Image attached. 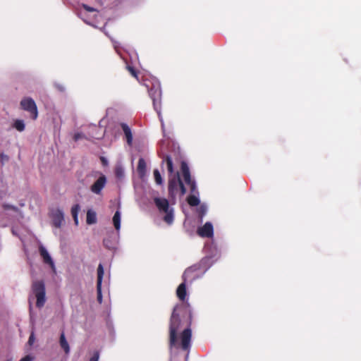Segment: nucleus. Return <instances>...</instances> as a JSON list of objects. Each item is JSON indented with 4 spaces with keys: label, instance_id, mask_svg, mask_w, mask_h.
Returning a JSON list of instances; mask_svg holds the SVG:
<instances>
[{
    "label": "nucleus",
    "instance_id": "nucleus-11",
    "mask_svg": "<svg viewBox=\"0 0 361 361\" xmlns=\"http://www.w3.org/2000/svg\"><path fill=\"white\" fill-rule=\"evenodd\" d=\"M148 92L152 100H158L161 97V88L159 84L153 85L148 89Z\"/></svg>",
    "mask_w": 361,
    "mask_h": 361
},
{
    "label": "nucleus",
    "instance_id": "nucleus-35",
    "mask_svg": "<svg viewBox=\"0 0 361 361\" xmlns=\"http://www.w3.org/2000/svg\"><path fill=\"white\" fill-rule=\"evenodd\" d=\"M32 358L29 355H26L25 357L20 359L19 361H31Z\"/></svg>",
    "mask_w": 361,
    "mask_h": 361
},
{
    "label": "nucleus",
    "instance_id": "nucleus-4",
    "mask_svg": "<svg viewBox=\"0 0 361 361\" xmlns=\"http://www.w3.org/2000/svg\"><path fill=\"white\" fill-rule=\"evenodd\" d=\"M154 202L159 212L166 214L163 219L164 221L171 225L173 221V209L169 207V201L166 198L155 197Z\"/></svg>",
    "mask_w": 361,
    "mask_h": 361
},
{
    "label": "nucleus",
    "instance_id": "nucleus-8",
    "mask_svg": "<svg viewBox=\"0 0 361 361\" xmlns=\"http://www.w3.org/2000/svg\"><path fill=\"white\" fill-rule=\"evenodd\" d=\"M106 183V178L104 175L102 174L99 178L91 186V191L97 195L101 193L102 189L105 187Z\"/></svg>",
    "mask_w": 361,
    "mask_h": 361
},
{
    "label": "nucleus",
    "instance_id": "nucleus-34",
    "mask_svg": "<svg viewBox=\"0 0 361 361\" xmlns=\"http://www.w3.org/2000/svg\"><path fill=\"white\" fill-rule=\"evenodd\" d=\"M81 137H82V135L80 133H76L74 135V137H73L75 141L78 140Z\"/></svg>",
    "mask_w": 361,
    "mask_h": 361
},
{
    "label": "nucleus",
    "instance_id": "nucleus-29",
    "mask_svg": "<svg viewBox=\"0 0 361 361\" xmlns=\"http://www.w3.org/2000/svg\"><path fill=\"white\" fill-rule=\"evenodd\" d=\"M186 184L190 187L191 192H195L196 191V184L195 180H191L190 182L186 183Z\"/></svg>",
    "mask_w": 361,
    "mask_h": 361
},
{
    "label": "nucleus",
    "instance_id": "nucleus-5",
    "mask_svg": "<svg viewBox=\"0 0 361 361\" xmlns=\"http://www.w3.org/2000/svg\"><path fill=\"white\" fill-rule=\"evenodd\" d=\"M32 288L37 298L36 306L41 308L46 302L44 283L43 281H35L33 282Z\"/></svg>",
    "mask_w": 361,
    "mask_h": 361
},
{
    "label": "nucleus",
    "instance_id": "nucleus-37",
    "mask_svg": "<svg viewBox=\"0 0 361 361\" xmlns=\"http://www.w3.org/2000/svg\"><path fill=\"white\" fill-rule=\"evenodd\" d=\"M101 161L104 165L107 164V161L106 160V159L104 157H101Z\"/></svg>",
    "mask_w": 361,
    "mask_h": 361
},
{
    "label": "nucleus",
    "instance_id": "nucleus-10",
    "mask_svg": "<svg viewBox=\"0 0 361 361\" xmlns=\"http://www.w3.org/2000/svg\"><path fill=\"white\" fill-rule=\"evenodd\" d=\"M39 251L41 257L43 258V261L45 264H49L52 269L55 268L54 263L48 253L47 250L42 245L39 246Z\"/></svg>",
    "mask_w": 361,
    "mask_h": 361
},
{
    "label": "nucleus",
    "instance_id": "nucleus-24",
    "mask_svg": "<svg viewBox=\"0 0 361 361\" xmlns=\"http://www.w3.org/2000/svg\"><path fill=\"white\" fill-rule=\"evenodd\" d=\"M154 176L155 182L158 185H161L163 183V180H162L161 176L158 169L154 170Z\"/></svg>",
    "mask_w": 361,
    "mask_h": 361
},
{
    "label": "nucleus",
    "instance_id": "nucleus-23",
    "mask_svg": "<svg viewBox=\"0 0 361 361\" xmlns=\"http://www.w3.org/2000/svg\"><path fill=\"white\" fill-rule=\"evenodd\" d=\"M13 127L20 132H22L25 130V123L22 120H16L13 123Z\"/></svg>",
    "mask_w": 361,
    "mask_h": 361
},
{
    "label": "nucleus",
    "instance_id": "nucleus-13",
    "mask_svg": "<svg viewBox=\"0 0 361 361\" xmlns=\"http://www.w3.org/2000/svg\"><path fill=\"white\" fill-rule=\"evenodd\" d=\"M180 169L185 183H189L192 180L189 167L186 162L182 161Z\"/></svg>",
    "mask_w": 361,
    "mask_h": 361
},
{
    "label": "nucleus",
    "instance_id": "nucleus-21",
    "mask_svg": "<svg viewBox=\"0 0 361 361\" xmlns=\"http://www.w3.org/2000/svg\"><path fill=\"white\" fill-rule=\"evenodd\" d=\"M79 210H80L79 204H75L71 208V214L73 216V218L75 225L78 224V214Z\"/></svg>",
    "mask_w": 361,
    "mask_h": 361
},
{
    "label": "nucleus",
    "instance_id": "nucleus-36",
    "mask_svg": "<svg viewBox=\"0 0 361 361\" xmlns=\"http://www.w3.org/2000/svg\"><path fill=\"white\" fill-rule=\"evenodd\" d=\"M205 212H206V209L204 208H202V207L200 208V214L201 216H203L205 214Z\"/></svg>",
    "mask_w": 361,
    "mask_h": 361
},
{
    "label": "nucleus",
    "instance_id": "nucleus-30",
    "mask_svg": "<svg viewBox=\"0 0 361 361\" xmlns=\"http://www.w3.org/2000/svg\"><path fill=\"white\" fill-rule=\"evenodd\" d=\"M115 174L118 178L123 177L124 174L123 169L121 167H117L115 170Z\"/></svg>",
    "mask_w": 361,
    "mask_h": 361
},
{
    "label": "nucleus",
    "instance_id": "nucleus-2",
    "mask_svg": "<svg viewBox=\"0 0 361 361\" xmlns=\"http://www.w3.org/2000/svg\"><path fill=\"white\" fill-rule=\"evenodd\" d=\"M207 269L202 262L192 265L187 268L183 274V280L188 283H192L195 280L202 277L206 272Z\"/></svg>",
    "mask_w": 361,
    "mask_h": 361
},
{
    "label": "nucleus",
    "instance_id": "nucleus-33",
    "mask_svg": "<svg viewBox=\"0 0 361 361\" xmlns=\"http://www.w3.org/2000/svg\"><path fill=\"white\" fill-rule=\"evenodd\" d=\"M35 341V337H34V334H32L30 337H29V340H28V343L30 345H32L33 342Z\"/></svg>",
    "mask_w": 361,
    "mask_h": 361
},
{
    "label": "nucleus",
    "instance_id": "nucleus-16",
    "mask_svg": "<svg viewBox=\"0 0 361 361\" xmlns=\"http://www.w3.org/2000/svg\"><path fill=\"white\" fill-rule=\"evenodd\" d=\"M146 162L143 158H140L138 160L137 171L140 177H142L145 175L146 173Z\"/></svg>",
    "mask_w": 361,
    "mask_h": 361
},
{
    "label": "nucleus",
    "instance_id": "nucleus-1",
    "mask_svg": "<svg viewBox=\"0 0 361 361\" xmlns=\"http://www.w3.org/2000/svg\"><path fill=\"white\" fill-rule=\"evenodd\" d=\"M187 317L185 328L180 334V346L183 350H188L190 348L192 331L190 325L192 315L188 308L183 305H176L173 310L170 318L169 324V348H177L178 346L177 331L182 324V318Z\"/></svg>",
    "mask_w": 361,
    "mask_h": 361
},
{
    "label": "nucleus",
    "instance_id": "nucleus-25",
    "mask_svg": "<svg viewBox=\"0 0 361 361\" xmlns=\"http://www.w3.org/2000/svg\"><path fill=\"white\" fill-rule=\"evenodd\" d=\"M159 99H158V100H152V101H153L154 108L155 111L157 112V114L159 115V119L161 121V112H160L161 106H160V102H159Z\"/></svg>",
    "mask_w": 361,
    "mask_h": 361
},
{
    "label": "nucleus",
    "instance_id": "nucleus-18",
    "mask_svg": "<svg viewBox=\"0 0 361 361\" xmlns=\"http://www.w3.org/2000/svg\"><path fill=\"white\" fill-rule=\"evenodd\" d=\"M60 345L63 349L64 352L68 354L70 352L69 345L66 339L63 332L61 333L59 340Z\"/></svg>",
    "mask_w": 361,
    "mask_h": 361
},
{
    "label": "nucleus",
    "instance_id": "nucleus-26",
    "mask_svg": "<svg viewBox=\"0 0 361 361\" xmlns=\"http://www.w3.org/2000/svg\"><path fill=\"white\" fill-rule=\"evenodd\" d=\"M103 244H104V247H106L109 250H111L114 248V245L109 238L104 239Z\"/></svg>",
    "mask_w": 361,
    "mask_h": 361
},
{
    "label": "nucleus",
    "instance_id": "nucleus-14",
    "mask_svg": "<svg viewBox=\"0 0 361 361\" xmlns=\"http://www.w3.org/2000/svg\"><path fill=\"white\" fill-rule=\"evenodd\" d=\"M121 127L125 134L127 143L128 145H131L133 142V134L130 127L125 123H121Z\"/></svg>",
    "mask_w": 361,
    "mask_h": 361
},
{
    "label": "nucleus",
    "instance_id": "nucleus-3",
    "mask_svg": "<svg viewBox=\"0 0 361 361\" xmlns=\"http://www.w3.org/2000/svg\"><path fill=\"white\" fill-rule=\"evenodd\" d=\"M169 196L171 198H175L178 192H180V196L186 193V188L182 182L180 174L176 173L172 178L169 180L168 185Z\"/></svg>",
    "mask_w": 361,
    "mask_h": 361
},
{
    "label": "nucleus",
    "instance_id": "nucleus-9",
    "mask_svg": "<svg viewBox=\"0 0 361 361\" xmlns=\"http://www.w3.org/2000/svg\"><path fill=\"white\" fill-rule=\"evenodd\" d=\"M214 229L212 223L207 222L202 227L197 230V234L203 238H211L213 235Z\"/></svg>",
    "mask_w": 361,
    "mask_h": 361
},
{
    "label": "nucleus",
    "instance_id": "nucleus-6",
    "mask_svg": "<svg viewBox=\"0 0 361 361\" xmlns=\"http://www.w3.org/2000/svg\"><path fill=\"white\" fill-rule=\"evenodd\" d=\"M20 107L30 114V118L36 120L38 116L37 106L31 97H25L20 101Z\"/></svg>",
    "mask_w": 361,
    "mask_h": 361
},
{
    "label": "nucleus",
    "instance_id": "nucleus-17",
    "mask_svg": "<svg viewBox=\"0 0 361 361\" xmlns=\"http://www.w3.org/2000/svg\"><path fill=\"white\" fill-rule=\"evenodd\" d=\"M166 162L168 172L170 175H172L174 172L173 164L171 157L169 155H166L162 161V163Z\"/></svg>",
    "mask_w": 361,
    "mask_h": 361
},
{
    "label": "nucleus",
    "instance_id": "nucleus-12",
    "mask_svg": "<svg viewBox=\"0 0 361 361\" xmlns=\"http://www.w3.org/2000/svg\"><path fill=\"white\" fill-rule=\"evenodd\" d=\"M53 225L56 228H60L63 221V213L60 209H56L53 214Z\"/></svg>",
    "mask_w": 361,
    "mask_h": 361
},
{
    "label": "nucleus",
    "instance_id": "nucleus-32",
    "mask_svg": "<svg viewBox=\"0 0 361 361\" xmlns=\"http://www.w3.org/2000/svg\"><path fill=\"white\" fill-rule=\"evenodd\" d=\"M82 7L84 8V9L87 11H89V12H92V11H94L95 9L92 7H90L86 4H83L82 5Z\"/></svg>",
    "mask_w": 361,
    "mask_h": 361
},
{
    "label": "nucleus",
    "instance_id": "nucleus-15",
    "mask_svg": "<svg viewBox=\"0 0 361 361\" xmlns=\"http://www.w3.org/2000/svg\"><path fill=\"white\" fill-rule=\"evenodd\" d=\"M186 283H188V282H185L183 281V283H181L176 290V295L177 297L181 300L184 301L186 298Z\"/></svg>",
    "mask_w": 361,
    "mask_h": 361
},
{
    "label": "nucleus",
    "instance_id": "nucleus-31",
    "mask_svg": "<svg viewBox=\"0 0 361 361\" xmlns=\"http://www.w3.org/2000/svg\"><path fill=\"white\" fill-rule=\"evenodd\" d=\"M99 352H95L93 356L90 359V361H98L99 360Z\"/></svg>",
    "mask_w": 361,
    "mask_h": 361
},
{
    "label": "nucleus",
    "instance_id": "nucleus-27",
    "mask_svg": "<svg viewBox=\"0 0 361 361\" xmlns=\"http://www.w3.org/2000/svg\"><path fill=\"white\" fill-rule=\"evenodd\" d=\"M127 68L128 70V71L130 72V73L135 78H138V71H136L133 67L132 66H127Z\"/></svg>",
    "mask_w": 361,
    "mask_h": 361
},
{
    "label": "nucleus",
    "instance_id": "nucleus-7",
    "mask_svg": "<svg viewBox=\"0 0 361 361\" xmlns=\"http://www.w3.org/2000/svg\"><path fill=\"white\" fill-rule=\"evenodd\" d=\"M104 276V267L102 264H99L97 268V301L99 303L102 302V283Z\"/></svg>",
    "mask_w": 361,
    "mask_h": 361
},
{
    "label": "nucleus",
    "instance_id": "nucleus-20",
    "mask_svg": "<svg viewBox=\"0 0 361 361\" xmlns=\"http://www.w3.org/2000/svg\"><path fill=\"white\" fill-rule=\"evenodd\" d=\"M113 223L115 228L118 231L121 228V213L116 211L113 216Z\"/></svg>",
    "mask_w": 361,
    "mask_h": 361
},
{
    "label": "nucleus",
    "instance_id": "nucleus-22",
    "mask_svg": "<svg viewBox=\"0 0 361 361\" xmlns=\"http://www.w3.org/2000/svg\"><path fill=\"white\" fill-rule=\"evenodd\" d=\"M187 202L192 207L197 206L200 204V200L195 195H189Z\"/></svg>",
    "mask_w": 361,
    "mask_h": 361
},
{
    "label": "nucleus",
    "instance_id": "nucleus-28",
    "mask_svg": "<svg viewBox=\"0 0 361 361\" xmlns=\"http://www.w3.org/2000/svg\"><path fill=\"white\" fill-rule=\"evenodd\" d=\"M9 160V157L4 153H0V162L2 165H4L6 162H8Z\"/></svg>",
    "mask_w": 361,
    "mask_h": 361
},
{
    "label": "nucleus",
    "instance_id": "nucleus-19",
    "mask_svg": "<svg viewBox=\"0 0 361 361\" xmlns=\"http://www.w3.org/2000/svg\"><path fill=\"white\" fill-rule=\"evenodd\" d=\"M86 221L87 224H93L97 222V217L94 212L92 210L87 211Z\"/></svg>",
    "mask_w": 361,
    "mask_h": 361
}]
</instances>
